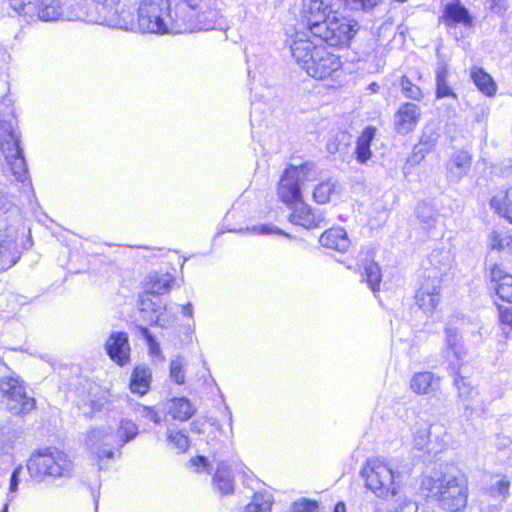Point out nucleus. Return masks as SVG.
Segmentation results:
<instances>
[{"instance_id":"9d476101","label":"nucleus","mask_w":512,"mask_h":512,"mask_svg":"<svg viewBox=\"0 0 512 512\" xmlns=\"http://www.w3.org/2000/svg\"><path fill=\"white\" fill-rule=\"evenodd\" d=\"M199 8H190L186 4H178V13L185 22L187 29H181V33H193L197 31H209L215 28L218 20L216 9L208 8L198 11Z\"/></svg>"},{"instance_id":"e433bc0d","label":"nucleus","mask_w":512,"mask_h":512,"mask_svg":"<svg viewBox=\"0 0 512 512\" xmlns=\"http://www.w3.org/2000/svg\"><path fill=\"white\" fill-rule=\"evenodd\" d=\"M362 276L365 278V281L373 292H377L379 290L381 270L377 263L373 261L367 262L363 266Z\"/></svg>"},{"instance_id":"c9c22d12","label":"nucleus","mask_w":512,"mask_h":512,"mask_svg":"<svg viewBox=\"0 0 512 512\" xmlns=\"http://www.w3.org/2000/svg\"><path fill=\"white\" fill-rule=\"evenodd\" d=\"M420 117L419 107L412 103L402 104L395 115L397 125H416Z\"/></svg>"},{"instance_id":"a18cd8bd","label":"nucleus","mask_w":512,"mask_h":512,"mask_svg":"<svg viewBox=\"0 0 512 512\" xmlns=\"http://www.w3.org/2000/svg\"><path fill=\"white\" fill-rule=\"evenodd\" d=\"M401 92L407 98L420 100L423 96L421 89L413 84L407 76H402L400 80Z\"/></svg>"},{"instance_id":"f704fd0d","label":"nucleus","mask_w":512,"mask_h":512,"mask_svg":"<svg viewBox=\"0 0 512 512\" xmlns=\"http://www.w3.org/2000/svg\"><path fill=\"white\" fill-rule=\"evenodd\" d=\"M138 426L131 420H121L114 436L115 445L123 447L126 443L133 440L138 435Z\"/></svg>"},{"instance_id":"7ed1b4c3","label":"nucleus","mask_w":512,"mask_h":512,"mask_svg":"<svg viewBox=\"0 0 512 512\" xmlns=\"http://www.w3.org/2000/svg\"><path fill=\"white\" fill-rule=\"evenodd\" d=\"M421 490L438 501L439 505L450 512L466 506L467 486L465 481L450 473L426 476L421 482Z\"/></svg>"},{"instance_id":"f257e3e1","label":"nucleus","mask_w":512,"mask_h":512,"mask_svg":"<svg viewBox=\"0 0 512 512\" xmlns=\"http://www.w3.org/2000/svg\"><path fill=\"white\" fill-rule=\"evenodd\" d=\"M293 58L315 79H326L341 68L340 58L310 40L307 32H295L289 40Z\"/></svg>"},{"instance_id":"f8f14e48","label":"nucleus","mask_w":512,"mask_h":512,"mask_svg":"<svg viewBox=\"0 0 512 512\" xmlns=\"http://www.w3.org/2000/svg\"><path fill=\"white\" fill-rule=\"evenodd\" d=\"M434 436L438 443V449H442L447 444V432L442 424H429L426 421L417 422L413 433V445L418 450L427 448Z\"/></svg>"},{"instance_id":"39448f33","label":"nucleus","mask_w":512,"mask_h":512,"mask_svg":"<svg viewBox=\"0 0 512 512\" xmlns=\"http://www.w3.org/2000/svg\"><path fill=\"white\" fill-rule=\"evenodd\" d=\"M356 21L332 13L325 20L312 24V35L332 47L347 46L357 32Z\"/></svg>"},{"instance_id":"2eb2a0df","label":"nucleus","mask_w":512,"mask_h":512,"mask_svg":"<svg viewBox=\"0 0 512 512\" xmlns=\"http://www.w3.org/2000/svg\"><path fill=\"white\" fill-rule=\"evenodd\" d=\"M105 350L112 361L125 366L130 361V344L128 335L122 331H113L105 342Z\"/></svg>"},{"instance_id":"9b49d317","label":"nucleus","mask_w":512,"mask_h":512,"mask_svg":"<svg viewBox=\"0 0 512 512\" xmlns=\"http://www.w3.org/2000/svg\"><path fill=\"white\" fill-rule=\"evenodd\" d=\"M108 401L107 392L96 384L89 383L87 387L77 392L76 405L85 417H92L102 411Z\"/></svg>"},{"instance_id":"a211bd4d","label":"nucleus","mask_w":512,"mask_h":512,"mask_svg":"<svg viewBox=\"0 0 512 512\" xmlns=\"http://www.w3.org/2000/svg\"><path fill=\"white\" fill-rule=\"evenodd\" d=\"M298 206L290 215L289 221L306 229L321 227L325 223V216L320 210H312L308 205L299 202Z\"/></svg>"},{"instance_id":"ddd939ff","label":"nucleus","mask_w":512,"mask_h":512,"mask_svg":"<svg viewBox=\"0 0 512 512\" xmlns=\"http://www.w3.org/2000/svg\"><path fill=\"white\" fill-rule=\"evenodd\" d=\"M86 444L98 459L113 458V451L107 449L108 446H114V435L107 428H93L87 432Z\"/></svg>"},{"instance_id":"bb28decb","label":"nucleus","mask_w":512,"mask_h":512,"mask_svg":"<svg viewBox=\"0 0 512 512\" xmlns=\"http://www.w3.org/2000/svg\"><path fill=\"white\" fill-rule=\"evenodd\" d=\"M213 485L221 495L234 492V480L232 471L225 463H220L213 477Z\"/></svg>"},{"instance_id":"58836bf2","label":"nucleus","mask_w":512,"mask_h":512,"mask_svg":"<svg viewBox=\"0 0 512 512\" xmlns=\"http://www.w3.org/2000/svg\"><path fill=\"white\" fill-rule=\"evenodd\" d=\"M416 214L424 230L430 231L435 227L437 217L433 208L430 205L426 203L419 204L416 209Z\"/></svg>"},{"instance_id":"052dcab7","label":"nucleus","mask_w":512,"mask_h":512,"mask_svg":"<svg viewBox=\"0 0 512 512\" xmlns=\"http://www.w3.org/2000/svg\"><path fill=\"white\" fill-rule=\"evenodd\" d=\"M450 351L453 352L454 357L458 361L464 360L465 357L467 356V349L465 348L463 342L461 344H459V345H456L452 349H450Z\"/></svg>"},{"instance_id":"8fccbe9b","label":"nucleus","mask_w":512,"mask_h":512,"mask_svg":"<svg viewBox=\"0 0 512 512\" xmlns=\"http://www.w3.org/2000/svg\"><path fill=\"white\" fill-rule=\"evenodd\" d=\"M292 512H319V507L314 501L302 499L293 504Z\"/></svg>"},{"instance_id":"2f4dec72","label":"nucleus","mask_w":512,"mask_h":512,"mask_svg":"<svg viewBox=\"0 0 512 512\" xmlns=\"http://www.w3.org/2000/svg\"><path fill=\"white\" fill-rule=\"evenodd\" d=\"M168 413L181 421L188 420L195 412L192 403L186 398L171 399L167 406Z\"/></svg>"},{"instance_id":"4468645a","label":"nucleus","mask_w":512,"mask_h":512,"mask_svg":"<svg viewBox=\"0 0 512 512\" xmlns=\"http://www.w3.org/2000/svg\"><path fill=\"white\" fill-rule=\"evenodd\" d=\"M27 17L46 22L71 19L65 17L60 0H34L27 8Z\"/></svg>"},{"instance_id":"5fc2aeb1","label":"nucleus","mask_w":512,"mask_h":512,"mask_svg":"<svg viewBox=\"0 0 512 512\" xmlns=\"http://www.w3.org/2000/svg\"><path fill=\"white\" fill-rule=\"evenodd\" d=\"M462 343V338L459 336L458 331L454 328L446 329V344L448 350L452 349L456 345Z\"/></svg>"},{"instance_id":"473e14b6","label":"nucleus","mask_w":512,"mask_h":512,"mask_svg":"<svg viewBox=\"0 0 512 512\" xmlns=\"http://www.w3.org/2000/svg\"><path fill=\"white\" fill-rule=\"evenodd\" d=\"M471 79L477 88L487 96H493L496 93V84L492 77L481 67H473L470 73Z\"/></svg>"},{"instance_id":"aec40b11","label":"nucleus","mask_w":512,"mask_h":512,"mask_svg":"<svg viewBox=\"0 0 512 512\" xmlns=\"http://www.w3.org/2000/svg\"><path fill=\"white\" fill-rule=\"evenodd\" d=\"M149 310L153 313L149 320L162 328H168L176 321V316L167 311L166 305H163L161 302H154L148 296H144L141 299L140 311L141 313H145Z\"/></svg>"},{"instance_id":"13d9d810","label":"nucleus","mask_w":512,"mask_h":512,"mask_svg":"<svg viewBox=\"0 0 512 512\" xmlns=\"http://www.w3.org/2000/svg\"><path fill=\"white\" fill-rule=\"evenodd\" d=\"M448 78V66L444 62H439L436 68V81H445Z\"/></svg>"},{"instance_id":"7c9ffc66","label":"nucleus","mask_w":512,"mask_h":512,"mask_svg":"<svg viewBox=\"0 0 512 512\" xmlns=\"http://www.w3.org/2000/svg\"><path fill=\"white\" fill-rule=\"evenodd\" d=\"M491 207L512 222V187L499 191L490 201Z\"/></svg>"},{"instance_id":"49530a36","label":"nucleus","mask_w":512,"mask_h":512,"mask_svg":"<svg viewBox=\"0 0 512 512\" xmlns=\"http://www.w3.org/2000/svg\"><path fill=\"white\" fill-rule=\"evenodd\" d=\"M246 232L255 234V235H270V234H280L290 237L288 234L284 233L282 230L275 226H270L268 224H260L254 225L251 227H247Z\"/></svg>"},{"instance_id":"412c9836","label":"nucleus","mask_w":512,"mask_h":512,"mask_svg":"<svg viewBox=\"0 0 512 512\" xmlns=\"http://www.w3.org/2000/svg\"><path fill=\"white\" fill-rule=\"evenodd\" d=\"M448 27H454L457 24L470 26L472 18L468 10L461 4L460 0H454L444 6L443 14L440 18Z\"/></svg>"},{"instance_id":"774afa93","label":"nucleus","mask_w":512,"mask_h":512,"mask_svg":"<svg viewBox=\"0 0 512 512\" xmlns=\"http://www.w3.org/2000/svg\"><path fill=\"white\" fill-rule=\"evenodd\" d=\"M369 88H370L373 92H377V91H378V89H379V85H378L377 83L373 82V83H371V84L369 85Z\"/></svg>"},{"instance_id":"c03bdc74","label":"nucleus","mask_w":512,"mask_h":512,"mask_svg":"<svg viewBox=\"0 0 512 512\" xmlns=\"http://www.w3.org/2000/svg\"><path fill=\"white\" fill-rule=\"evenodd\" d=\"M499 322L502 333L508 337L512 331V306H498Z\"/></svg>"},{"instance_id":"ea45409f","label":"nucleus","mask_w":512,"mask_h":512,"mask_svg":"<svg viewBox=\"0 0 512 512\" xmlns=\"http://www.w3.org/2000/svg\"><path fill=\"white\" fill-rule=\"evenodd\" d=\"M272 497L269 494L255 493L252 501L245 506L242 512H270Z\"/></svg>"},{"instance_id":"bf43d9fd","label":"nucleus","mask_w":512,"mask_h":512,"mask_svg":"<svg viewBox=\"0 0 512 512\" xmlns=\"http://www.w3.org/2000/svg\"><path fill=\"white\" fill-rule=\"evenodd\" d=\"M22 472V466H18L17 468L14 469L12 475H11V478H10V492H15L17 491L18 489V484H19V476Z\"/></svg>"},{"instance_id":"79ce46f5","label":"nucleus","mask_w":512,"mask_h":512,"mask_svg":"<svg viewBox=\"0 0 512 512\" xmlns=\"http://www.w3.org/2000/svg\"><path fill=\"white\" fill-rule=\"evenodd\" d=\"M438 139V134L435 130H428L424 132L420 138V142L415 146V156L418 153H425L432 149Z\"/></svg>"},{"instance_id":"b1692460","label":"nucleus","mask_w":512,"mask_h":512,"mask_svg":"<svg viewBox=\"0 0 512 512\" xmlns=\"http://www.w3.org/2000/svg\"><path fill=\"white\" fill-rule=\"evenodd\" d=\"M18 250L15 237L0 231V268L7 269L16 264Z\"/></svg>"},{"instance_id":"09e8293b","label":"nucleus","mask_w":512,"mask_h":512,"mask_svg":"<svg viewBox=\"0 0 512 512\" xmlns=\"http://www.w3.org/2000/svg\"><path fill=\"white\" fill-rule=\"evenodd\" d=\"M509 488H510V482L505 478H501L497 480L492 486H491V494L494 497H502L505 499L509 494Z\"/></svg>"},{"instance_id":"6e6552de","label":"nucleus","mask_w":512,"mask_h":512,"mask_svg":"<svg viewBox=\"0 0 512 512\" xmlns=\"http://www.w3.org/2000/svg\"><path fill=\"white\" fill-rule=\"evenodd\" d=\"M0 149L5 157L6 170L16 181H29L28 169L20 147V135L15 130H0Z\"/></svg>"},{"instance_id":"338daca9","label":"nucleus","mask_w":512,"mask_h":512,"mask_svg":"<svg viewBox=\"0 0 512 512\" xmlns=\"http://www.w3.org/2000/svg\"><path fill=\"white\" fill-rule=\"evenodd\" d=\"M334 512H346V506L344 502H338L334 507Z\"/></svg>"},{"instance_id":"e2e57ef3","label":"nucleus","mask_w":512,"mask_h":512,"mask_svg":"<svg viewBox=\"0 0 512 512\" xmlns=\"http://www.w3.org/2000/svg\"><path fill=\"white\" fill-rule=\"evenodd\" d=\"M181 309H182V314L184 316H187L189 318L193 317V306H192L191 303H187L185 305H182Z\"/></svg>"},{"instance_id":"69168bd1","label":"nucleus","mask_w":512,"mask_h":512,"mask_svg":"<svg viewBox=\"0 0 512 512\" xmlns=\"http://www.w3.org/2000/svg\"><path fill=\"white\" fill-rule=\"evenodd\" d=\"M191 430L193 432H197V433H201L202 432L201 424H200V422L198 420L193 421L191 423Z\"/></svg>"},{"instance_id":"f03ea898","label":"nucleus","mask_w":512,"mask_h":512,"mask_svg":"<svg viewBox=\"0 0 512 512\" xmlns=\"http://www.w3.org/2000/svg\"><path fill=\"white\" fill-rule=\"evenodd\" d=\"M178 13V4L171 7L170 0H141L137 9L135 28L142 33L181 34L187 29ZM134 23L131 24V29Z\"/></svg>"},{"instance_id":"0eeeda50","label":"nucleus","mask_w":512,"mask_h":512,"mask_svg":"<svg viewBox=\"0 0 512 512\" xmlns=\"http://www.w3.org/2000/svg\"><path fill=\"white\" fill-rule=\"evenodd\" d=\"M315 174L313 163H304L300 166H290L280 178L277 195L287 206H292L302 201L301 187L305 181L312 180Z\"/></svg>"},{"instance_id":"a19ab883","label":"nucleus","mask_w":512,"mask_h":512,"mask_svg":"<svg viewBox=\"0 0 512 512\" xmlns=\"http://www.w3.org/2000/svg\"><path fill=\"white\" fill-rule=\"evenodd\" d=\"M186 360L183 356L177 355L174 358L171 359L169 370H170V378L176 383V384H184L185 378H186Z\"/></svg>"},{"instance_id":"37998d69","label":"nucleus","mask_w":512,"mask_h":512,"mask_svg":"<svg viewBox=\"0 0 512 512\" xmlns=\"http://www.w3.org/2000/svg\"><path fill=\"white\" fill-rule=\"evenodd\" d=\"M168 443L179 452H185L189 447V439L181 431L169 430Z\"/></svg>"},{"instance_id":"4c0bfd02","label":"nucleus","mask_w":512,"mask_h":512,"mask_svg":"<svg viewBox=\"0 0 512 512\" xmlns=\"http://www.w3.org/2000/svg\"><path fill=\"white\" fill-rule=\"evenodd\" d=\"M11 102L8 97L0 102V128H14L18 124Z\"/></svg>"},{"instance_id":"603ef678","label":"nucleus","mask_w":512,"mask_h":512,"mask_svg":"<svg viewBox=\"0 0 512 512\" xmlns=\"http://www.w3.org/2000/svg\"><path fill=\"white\" fill-rule=\"evenodd\" d=\"M10 7L21 16L27 17V8L32 6L31 0H9Z\"/></svg>"},{"instance_id":"de8ad7c7","label":"nucleus","mask_w":512,"mask_h":512,"mask_svg":"<svg viewBox=\"0 0 512 512\" xmlns=\"http://www.w3.org/2000/svg\"><path fill=\"white\" fill-rule=\"evenodd\" d=\"M381 0H344L345 5L351 10L369 11L376 7Z\"/></svg>"},{"instance_id":"4be33fe9","label":"nucleus","mask_w":512,"mask_h":512,"mask_svg":"<svg viewBox=\"0 0 512 512\" xmlns=\"http://www.w3.org/2000/svg\"><path fill=\"white\" fill-rule=\"evenodd\" d=\"M441 378L432 372L415 373L410 380L411 390L418 395H426L439 390Z\"/></svg>"},{"instance_id":"f3484780","label":"nucleus","mask_w":512,"mask_h":512,"mask_svg":"<svg viewBox=\"0 0 512 512\" xmlns=\"http://www.w3.org/2000/svg\"><path fill=\"white\" fill-rule=\"evenodd\" d=\"M472 156L465 150L454 152L446 163V174L450 182H460L470 171Z\"/></svg>"},{"instance_id":"4d7b16f0","label":"nucleus","mask_w":512,"mask_h":512,"mask_svg":"<svg viewBox=\"0 0 512 512\" xmlns=\"http://www.w3.org/2000/svg\"><path fill=\"white\" fill-rule=\"evenodd\" d=\"M190 463L193 467H195V470L197 472H210V464L208 463V460L203 456H198L196 458L191 459Z\"/></svg>"},{"instance_id":"a878e982","label":"nucleus","mask_w":512,"mask_h":512,"mask_svg":"<svg viewBox=\"0 0 512 512\" xmlns=\"http://www.w3.org/2000/svg\"><path fill=\"white\" fill-rule=\"evenodd\" d=\"M375 130H362L357 137L354 149L356 160L360 164H366L372 157L371 147L374 144Z\"/></svg>"},{"instance_id":"0e129e2a","label":"nucleus","mask_w":512,"mask_h":512,"mask_svg":"<svg viewBox=\"0 0 512 512\" xmlns=\"http://www.w3.org/2000/svg\"><path fill=\"white\" fill-rule=\"evenodd\" d=\"M203 0H182L179 4H186L190 8H201Z\"/></svg>"},{"instance_id":"393cba45","label":"nucleus","mask_w":512,"mask_h":512,"mask_svg":"<svg viewBox=\"0 0 512 512\" xmlns=\"http://www.w3.org/2000/svg\"><path fill=\"white\" fill-rule=\"evenodd\" d=\"M491 279L496 283L497 295L506 302H512V275L505 273L499 266L491 270Z\"/></svg>"},{"instance_id":"6e6d98bb","label":"nucleus","mask_w":512,"mask_h":512,"mask_svg":"<svg viewBox=\"0 0 512 512\" xmlns=\"http://www.w3.org/2000/svg\"><path fill=\"white\" fill-rule=\"evenodd\" d=\"M139 414L141 415V417L150 419L156 424L160 423L161 421V418L158 415V413L151 407L141 406V408L139 409Z\"/></svg>"},{"instance_id":"864d4df0","label":"nucleus","mask_w":512,"mask_h":512,"mask_svg":"<svg viewBox=\"0 0 512 512\" xmlns=\"http://www.w3.org/2000/svg\"><path fill=\"white\" fill-rule=\"evenodd\" d=\"M436 96H437V98H444V97L456 98V94L449 87L447 80L436 81Z\"/></svg>"},{"instance_id":"20e7f679","label":"nucleus","mask_w":512,"mask_h":512,"mask_svg":"<svg viewBox=\"0 0 512 512\" xmlns=\"http://www.w3.org/2000/svg\"><path fill=\"white\" fill-rule=\"evenodd\" d=\"M27 469L33 479L42 482L47 477H70L74 464L63 451L49 448L32 454L28 460Z\"/></svg>"},{"instance_id":"680f3d73","label":"nucleus","mask_w":512,"mask_h":512,"mask_svg":"<svg viewBox=\"0 0 512 512\" xmlns=\"http://www.w3.org/2000/svg\"><path fill=\"white\" fill-rule=\"evenodd\" d=\"M141 335L147 340L149 347L152 348L154 345V337L151 335L150 331L146 327H139Z\"/></svg>"},{"instance_id":"c85d7f7f","label":"nucleus","mask_w":512,"mask_h":512,"mask_svg":"<svg viewBox=\"0 0 512 512\" xmlns=\"http://www.w3.org/2000/svg\"><path fill=\"white\" fill-rule=\"evenodd\" d=\"M340 193V185L336 180L328 179L317 184L313 190V199L318 204H326Z\"/></svg>"},{"instance_id":"c756f323","label":"nucleus","mask_w":512,"mask_h":512,"mask_svg":"<svg viewBox=\"0 0 512 512\" xmlns=\"http://www.w3.org/2000/svg\"><path fill=\"white\" fill-rule=\"evenodd\" d=\"M151 383V371L146 366H137L131 376L130 389L133 393L144 395Z\"/></svg>"},{"instance_id":"72a5a7b5","label":"nucleus","mask_w":512,"mask_h":512,"mask_svg":"<svg viewBox=\"0 0 512 512\" xmlns=\"http://www.w3.org/2000/svg\"><path fill=\"white\" fill-rule=\"evenodd\" d=\"M460 367L461 365H459L458 367H455L452 364L450 365V369L453 371L454 374V385L457 388L458 396L462 400L473 399L477 392L474 386L469 381V379L460 375Z\"/></svg>"},{"instance_id":"1a4fd4ad","label":"nucleus","mask_w":512,"mask_h":512,"mask_svg":"<svg viewBox=\"0 0 512 512\" xmlns=\"http://www.w3.org/2000/svg\"><path fill=\"white\" fill-rule=\"evenodd\" d=\"M0 392L14 415L26 414L35 407V399L27 396L24 383L16 374L1 377Z\"/></svg>"},{"instance_id":"5701e85b","label":"nucleus","mask_w":512,"mask_h":512,"mask_svg":"<svg viewBox=\"0 0 512 512\" xmlns=\"http://www.w3.org/2000/svg\"><path fill=\"white\" fill-rule=\"evenodd\" d=\"M323 247L333 249L339 252H345L350 246V240L347 232L340 227L326 230L319 239Z\"/></svg>"},{"instance_id":"3c124183","label":"nucleus","mask_w":512,"mask_h":512,"mask_svg":"<svg viewBox=\"0 0 512 512\" xmlns=\"http://www.w3.org/2000/svg\"><path fill=\"white\" fill-rule=\"evenodd\" d=\"M492 248L498 250L507 249L512 252V234L506 237L494 233L492 237Z\"/></svg>"},{"instance_id":"423d86ee","label":"nucleus","mask_w":512,"mask_h":512,"mask_svg":"<svg viewBox=\"0 0 512 512\" xmlns=\"http://www.w3.org/2000/svg\"><path fill=\"white\" fill-rule=\"evenodd\" d=\"M361 475L365 485L378 497L384 498L397 494V483L395 479L399 476L393 468L382 458L375 457L366 461L361 469Z\"/></svg>"},{"instance_id":"cd10ccee","label":"nucleus","mask_w":512,"mask_h":512,"mask_svg":"<svg viewBox=\"0 0 512 512\" xmlns=\"http://www.w3.org/2000/svg\"><path fill=\"white\" fill-rule=\"evenodd\" d=\"M174 282L173 277L166 274L154 273L151 274L145 283V289L147 294L151 295H163L170 291Z\"/></svg>"},{"instance_id":"6ab92c4d","label":"nucleus","mask_w":512,"mask_h":512,"mask_svg":"<svg viewBox=\"0 0 512 512\" xmlns=\"http://www.w3.org/2000/svg\"><path fill=\"white\" fill-rule=\"evenodd\" d=\"M331 14L330 5L325 0H302L301 16L307 23L305 32L308 34L313 23H319Z\"/></svg>"},{"instance_id":"dca6fc26","label":"nucleus","mask_w":512,"mask_h":512,"mask_svg":"<svg viewBox=\"0 0 512 512\" xmlns=\"http://www.w3.org/2000/svg\"><path fill=\"white\" fill-rule=\"evenodd\" d=\"M415 298L420 309L425 313H432L440 302V280L438 277L424 282Z\"/></svg>"}]
</instances>
